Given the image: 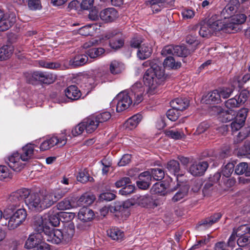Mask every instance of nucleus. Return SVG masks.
Listing matches in <instances>:
<instances>
[{
	"instance_id": "obj_1",
	"label": "nucleus",
	"mask_w": 250,
	"mask_h": 250,
	"mask_svg": "<svg viewBox=\"0 0 250 250\" xmlns=\"http://www.w3.org/2000/svg\"><path fill=\"white\" fill-rule=\"evenodd\" d=\"M42 197L41 194L32 193L27 188H21L13 192L9 197L10 205L6 210V212H11L15 207H20L21 204L25 202L28 208L31 210L40 211L42 210Z\"/></svg>"
},
{
	"instance_id": "obj_2",
	"label": "nucleus",
	"mask_w": 250,
	"mask_h": 250,
	"mask_svg": "<svg viewBox=\"0 0 250 250\" xmlns=\"http://www.w3.org/2000/svg\"><path fill=\"white\" fill-rule=\"evenodd\" d=\"M166 76L164 68L159 64H154L149 68L144 76L145 84L148 86L147 92L149 95L157 92V89L164 81Z\"/></svg>"
},
{
	"instance_id": "obj_3",
	"label": "nucleus",
	"mask_w": 250,
	"mask_h": 250,
	"mask_svg": "<svg viewBox=\"0 0 250 250\" xmlns=\"http://www.w3.org/2000/svg\"><path fill=\"white\" fill-rule=\"evenodd\" d=\"M187 99L176 98L170 102L171 109L167 112V117L171 121H175L179 118L180 111L185 110L188 107Z\"/></svg>"
},
{
	"instance_id": "obj_4",
	"label": "nucleus",
	"mask_w": 250,
	"mask_h": 250,
	"mask_svg": "<svg viewBox=\"0 0 250 250\" xmlns=\"http://www.w3.org/2000/svg\"><path fill=\"white\" fill-rule=\"evenodd\" d=\"M27 216L25 209L17 207L10 215L7 227L9 229H14L25 221Z\"/></svg>"
},
{
	"instance_id": "obj_5",
	"label": "nucleus",
	"mask_w": 250,
	"mask_h": 250,
	"mask_svg": "<svg viewBox=\"0 0 250 250\" xmlns=\"http://www.w3.org/2000/svg\"><path fill=\"white\" fill-rule=\"evenodd\" d=\"M216 20V16H212L208 20L209 27L212 29L214 33L223 31L224 33H231V28L229 26L228 21L224 20Z\"/></svg>"
},
{
	"instance_id": "obj_6",
	"label": "nucleus",
	"mask_w": 250,
	"mask_h": 250,
	"mask_svg": "<svg viewBox=\"0 0 250 250\" xmlns=\"http://www.w3.org/2000/svg\"><path fill=\"white\" fill-rule=\"evenodd\" d=\"M113 101L117 103L116 110L118 112L125 110L133 103L132 97L126 92L119 93Z\"/></svg>"
},
{
	"instance_id": "obj_7",
	"label": "nucleus",
	"mask_w": 250,
	"mask_h": 250,
	"mask_svg": "<svg viewBox=\"0 0 250 250\" xmlns=\"http://www.w3.org/2000/svg\"><path fill=\"white\" fill-rule=\"evenodd\" d=\"M105 38L109 40V45L114 49L117 50L122 47L124 44V37L122 33L117 30H113L108 33Z\"/></svg>"
},
{
	"instance_id": "obj_8",
	"label": "nucleus",
	"mask_w": 250,
	"mask_h": 250,
	"mask_svg": "<svg viewBox=\"0 0 250 250\" xmlns=\"http://www.w3.org/2000/svg\"><path fill=\"white\" fill-rule=\"evenodd\" d=\"M66 142L67 138L65 136L60 137L52 136L47 139L41 144L40 150L41 151H45L56 145H58L60 147L66 144Z\"/></svg>"
},
{
	"instance_id": "obj_9",
	"label": "nucleus",
	"mask_w": 250,
	"mask_h": 250,
	"mask_svg": "<svg viewBox=\"0 0 250 250\" xmlns=\"http://www.w3.org/2000/svg\"><path fill=\"white\" fill-rule=\"evenodd\" d=\"M133 200L135 204L146 208H154L160 205V203L154 199L151 195L146 194L144 195H136Z\"/></svg>"
},
{
	"instance_id": "obj_10",
	"label": "nucleus",
	"mask_w": 250,
	"mask_h": 250,
	"mask_svg": "<svg viewBox=\"0 0 250 250\" xmlns=\"http://www.w3.org/2000/svg\"><path fill=\"white\" fill-rule=\"evenodd\" d=\"M240 6L239 0H230L221 12V16L225 20L230 19L237 11Z\"/></svg>"
},
{
	"instance_id": "obj_11",
	"label": "nucleus",
	"mask_w": 250,
	"mask_h": 250,
	"mask_svg": "<svg viewBox=\"0 0 250 250\" xmlns=\"http://www.w3.org/2000/svg\"><path fill=\"white\" fill-rule=\"evenodd\" d=\"M42 237L44 240L53 244H59L63 241L62 230L50 227L46 230V233Z\"/></svg>"
},
{
	"instance_id": "obj_12",
	"label": "nucleus",
	"mask_w": 250,
	"mask_h": 250,
	"mask_svg": "<svg viewBox=\"0 0 250 250\" xmlns=\"http://www.w3.org/2000/svg\"><path fill=\"white\" fill-rule=\"evenodd\" d=\"M144 92L145 87L141 83L137 82L132 86L130 96L132 97L134 104H138L143 101Z\"/></svg>"
},
{
	"instance_id": "obj_13",
	"label": "nucleus",
	"mask_w": 250,
	"mask_h": 250,
	"mask_svg": "<svg viewBox=\"0 0 250 250\" xmlns=\"http://www.w3.org/2000/svg\"><path fill=\"white\" fill-rule=\"evenodd\" d=\"M21 160L20 153L15 152L9 156L5 159V162L13 170L20 171L24 167V164L21 162Z\"/></svg>"
},
{
	"instance_id": "obj_14",
	"label": "nucleus",
	"mask_w": 250,
	"mask_h": 250,
	"mask_svg": "<svg viewBox=\"0 0 250 250\" xmlns=\"http://www.w3.org/2000/svg\"><path fill=\"white\" fill-rule=\"evenodd\" d=\"M16 22V17L13 14H5L0 10V31L8 30Z\"/></svg>"
},
{
	"instance_id": "obj_15",
	"label": "nucleus",
	"mask_w": 250,
	"mask_h": 250,
	"mask_svg": "<svg viewBox=\"0 0 250 250\" xmlns=\"http://www.w3.org/2000/svg\"><path fill=\"white\" fill-rule=\"evenodd\" d=\"M33 226L34 230L41 234L43 233L44 235L46 233V230H48L50 226L46 223V218L43 216L38 215L34 218Z\"/></svg>"
},
{
	"instance_id": "obj_16",
	"label": "nucleus",
	"mask_w": 250,
	"mask_h": 250,
	"mask_svg": "<svg viewBox=\"0 0 250 250\" xmlns=\"http://www.w3.org/2000/svg\"><path fill=\"white\" fill-rule=\"evenodd\" d=\"M33 80L39 81L45 84H50L53 83L56 79V76L51 73L36 71L31 74Z\"/></svg>"
},
{
	"instance_id": "obj_17",
	"label": "nucleus",
	"mask_w": 250,
	"mask_h": 250,
	"mask_svg": "<svg viewBox=\"0 0 250 250\" xmlns=\"http://www.w3.org/2000/svg\"><path fill=\"white\" fill-rule=\"evenodd\" d=\"M212 109L218 113V118L222 122H229L236 116V112L234 110H224L218 106H213Z\"/></svg>"
},
{
	"instance_id": "obj_18",
	"label": "nucleus",
	"mask_w": 250,
	"mask_h": 250,
	"mask_svg": "<svg viewBox=\"0 0 250 250\" xmlns=\"http://www.w3.org/2000/svg\"><path fill=\"white\" fill-rule=\"evenodd\" d=\"M151 175L149 171H146L140 174L138 176V180L137 181L138 187L142 189H146L151 184Z\"/></svg>"
},
{
	"instance_id": "obj_19",
	"label": "nucleus",
	"mask_w": 250,
	"mask_h": 250,
	"mask_svg": "<svg viewBox=\"0 0 250 250\" xmlns=\"http://www.w3.org/2000/svg\"><path fill=\"white\" fill-rule=\"evenodd\" d=\"M247 16L244 14L234 15L231 18L228 20L229 26L231 28V33L237 31L239 24L243 23L246 20Z\"/></svg>"
},
{
	"instance_id": "obj_20",
	"label": "nucleus",
	"mask_w": 250,
	"mask_h": 250,
	"mask_svg": "<svg viewBox=\"0 0 250 250\" xmlns=\"http://www.w3.org/2000/svg\"><path fill=\"white\" fill-rule=\"evenodd\" d=\"M100 17L105 22H112L118 17V14L114 8H107L100 12Z\"/></svg>"
},
{
	"instance_id": "obj_21",
	"label": "nucleus",
	"mask_w": 250,
	"mask_h": 250,
	"mask_svg": "<svg viewBox=\"0 0 250 250\" xmlns=\"http://www.w3.org/2000/svg\"><path fill=\"white\" fill-rule=\"evenodd\" d=\"M44 217L46 218V223H48L49 226L50 225L53 227H57L60 224L59 212L57 209L53 208L50 210L44 215Z\"/></svg>"
},
{
	"instance_id": "obj_22",
	"label": "nucleus",
	"mask_w": 250,
	"mask_h": 250,
	"mask_svg": "<svg viewBox=\"0 0 250 250\" xmlns=\"http://www.w3.org/2000/svg\"><path fill=\"white\" fill-rule=\"evenodd\" d=\"M208 164L206 161L200 162L190 166V172L194 176L202 175L207 169Z\"/></svg>"
},
{
	"instance_id": "obj_23",
	"label": "nucleus",
	"mask_w": 250,
	"mask_h": 250,
	"mask_svg": "<svg viewBox=\"0 0 250 250\" xmlns=\"http://www.w3.org/2000/svg\"><path fill=\"white\" fill-rule=\"evenodd\" d=\"M63 241L68 242L72 238L75 233V226L72 222H68L64 226L62 230Z\"/></svg>"
},
{
	"instance_id": "obj_24",
	"label": "nucleus",
	"mask_w": 250,
	"mask_h": 250,
	"mask_svg": "<svg viewBox=\"0 0 250 250\" xmlns=\"http://www.w3.org/2000/svg\"><path fill=\"white\" fill-rule=\"evenodd\" d=\"M83 124L87 133L93 132L99 125V124L94 116H89L83 120Z\"/></svg>"
},
{
	"instance_id": "obj_25",
	"label": "nucleus",
	"mask_w": 250,
	"mask_h": 250,
	"mask_svg": "<svg viewBox=\"0 0 250 250\" xmlns=\"http://www.w3.org/2000/svg\"><path fill=\"white\" fill-rule=\"evenodd\" d=\"M78 216L80 220L83 222H87L93 219L94 213L92 209L83 207L80 209Z\"/></svg>"
},
{
	"instance_id": "obj_26",
	"label": "nucleus",
	"mask_w": 250,
	"mask_h": 250,
	"mask_svg": "<svg viewBox=\"0 0 250 250\" xmlns=\"http://www.w3.org/2000/svg\"><path fill=\"white\" fill-rule=\"evenodd\" d=\"M65 94L68 99L72 101L78 100L82 95L80 90L75 85L69 86L65 90Z\"/></svg>"
},
{
	"instance_id": "obj_27",
	"label": "nucleus",
	"mask_w": 250,
	"mask_h": 250,
	"mask_svg": "<svg viewBox=\"0 0 250 250\" xmlns=\"http://www.w3.org/2000/svg\"><path fill=\"white\" fill-rule=\"evenodd\" d=\"M152 52L151 47L147 43H144L139 47L137 57L140 60H145L149 58Z\"/></svg>"
},
{
	"instance_id": "obj_28",
	"label": "nucleus",
	"mask_w": 250,
	"mask_h": 250,
	"mask_svg": "<svg viewBox=\"0 0 250 250\" xmlns=\"http://www.w3.org/2000/svg\"><path fill=\"white\" fill-rule=\"evenodd\" d=\"M41 196L42 197L41 203L42 210L51 207L56 202L51 191L46 192L42 195L41 194Z\"/></svg>"
},
{
	"instance_id": "obj_29",
	"label": "nucleus",
	"mask_w": 250,
	"mask_h": 250,
	"mask_svg": "<svg viewBox=\"0 0 250 250\" xmlns=\"http://www.w3.org/2000/svg\"><path fill=\"white\" fill-rule=\"evenodd\" d=\"M222 217L221 213H216L199 223V227L208 228L217 222Z\"/></svg>"
},
{
	"instance_id": "obj_30",
	"label": "nucleus",
	"mask_w": 250,
	"mask_h": 250,
	"mask_svg": "<svg viewBox=\"0 0 250 250\" xmlns=\"http://www.w3.org/2000/svg\"><path fill=\"white\" fill-rule=\"evenodd\" d=\"M34 147L31 144H27L22 148L20 153L21 160L22 161H27L33 158Z\"/></svg>"
},
{
	"instance_id": "obj_31",
	"label": "nucleus",
	"mask_w": 250,
	"mask_h": 250,
	"mask_svg": "<svg viewBox=\"0 0 250 250\" xmlns=\"http://www.w3.org/2000/svg\"><path fill=\"white\" fill-rule=\"evenodd\" d=\"M96 197L90 193L83 194L78 200L77 204L79 206H87L91 205L95 201Z\"/></svg>"
},
{
	"instance_id": "obj_32",
	"label": "nucleus",
	"mask_w": 250,
	"mask_h": 250,
	"mask_svg": "<svg viewBox=\"0 0 250 250\" xmlns=\"http://www.w3.org/2000/svg\"><path fill=\"white\" fill-rule=\"evenodd\" d=\"M169 0H151L149 1L151 8L153 12H158L167 5L171 3Z\"/></svg>"
},
{
	"instance_id": "obj_33",
	"label": "nucleus",
	"mask_w": 250,
	"mask_h": 250,
	"mask_svg": "<svg viewBox=\"0 0 250 250\" xmlns=\"http://www.w3.org/2000/svg\"><path fill=\"white\" fill-rule=\"evenodd\" d=\"M220 101V96L217 89L204 95L202 99V102L206 104H210L211 102H218Z\"/></svg>"
},
{
	"instance_id": "obj_34",
	"label": "nucleus",
	"mask_w": 250,
	"mask_h": 250,
	"mask_svg": "<svg viewBox=\"0 0 250 250\" xmlns=\"http://www.w3.org/2000/svg\"><path fill=\"white\" fill-rule=\"evenodd\" d=\"M87 61V55H78L70 60L69 64L75 67L80 66L85 64Z\"/></svg>"
},
{
	"instance_id": "obj_35",
	"label": "nucleus",
	"mask_w": 250,
	"mask_h": 250,
	"mask_svg": "<svg viewBox=\"0 0 250 250\" xmlns=\"http://www.w3.org/2000/svg\"><path fill=\"white\" fill-rule=\"evenodd\" d=\"M165 134L167 137L174 140H179L186 138V135L183 131L172 128L166 130Z\"/></svg>"
},
{
	"instance_id": "obj_36",
	"label": "nucleus",
	"mask_w": 250,
	"mask_h": 250,
	"mask_svg": "<svg viewBox=\"0 0 250 250\" xmlns=\"http://www.w3.org/2000/svg\"><path fill=\"white\" fill-rule=\"evenodd\" d=\"M41 235L39 234L30 235L25 242V247L28 249H34V247L40 244Z\"/></svg>"
},
{
	"instance_id": "obj_37",
	"label": "nucleus",
	"mask_w": 250,
	"mask_h": 250,
	"mask_svg": "<svg viewBox=\"0 0 250 250\" xmlns=\"http://www.w3.org/2000/svg\"><path fill=\"white\" fill-rule=\"evenodd\" d=\"M124 70V64L116 60L111 62L109 65V70L113 75H116L121 73Z\"/></svg>"
},
{
	"instance_id": "obj_38",
	"label": "nucleus",
	"mask_w": 250,
	"mask_h": 250,
	"mask_svg": "<svg viewBox=\"0 0 250 250\" xmlns=\"http://www.w3.org/2000/svg\"><path fill=\"white\" fill-rule=\"evenodd\" d=\"M107 233L109 237L116 241H121L124 237V232L118 228H112L107 230Z\"/></svg>"
},
{
	"instance_id": "obj_39",
	"label": "nucleus",
	"mask_w": 250,
	"mask_h": 250,
	"mask_svg": "<svg viewBox=\"0 0 250 250\" xmlns=\"http://www.w3.org/2000/svg\"><path fill=\"white\" fill-rule=\"evenodd\" d=\"M142 120V116L140 114L135 115L129 118L125 122V126L129 129L135 128Z\"/></svg>"
},
{
	"instance_id": "obj_40",
	"label": "nucleus",
	"mask_w": 250,
	"mask_h": 250,
	"mask_svg": "<svg viewBox=\"0 0 250 250\" xmlns=\"http://www.w3.org/2000/svg\"><path fill=\"white\" fill-rule=\"evenodd\" d=\"M13 47L9 45H4L0 48V61L9 59L13 53Z\"/></svg>"
},
{
	"instance_id": "obj_41",
	"label": "nucleus",
	"mask_w": 250,
	"mask_h": 250,
	"mask_svg": "<svg viewBox=\"0 0 250 250\" xmlns=\"http://www.w3.org/2000/svg\"><path fill=\"white\" fill-rule=\"evenodd\" d=\"M235 173L237 175L244 174L246 176L250 175V171L249 170L248 165L247 163L242 162L238 164L235 169Z\"/></svg>"
},
{
	"instance_id": "obj_42",
	"label": "nucleus",
	"mask_w": 250,
	"mask_h": 250,
	"mask_svg": "<svg viewBox=\"0 0 250 250\" xmlns=\"http://www.w3.org/2000/svg\"><path fill=\"white\" fill-rule=\"evenodd\" d=\"M179 188V190L175 194L171 199V201L174 203L181 201L188 194V186H184L183 188Z\"/></svg>"
},
{
	"instance_id": "obj_43",
	"label": "nucleus",
	"mask_w": 250,
	"mask_h": 250,
	"mask_svg": "<svg viewBox=\"0 0 250 250\" xmlns=\"http://www.w3.org/2000/svg\"><path fill=\"white\" fill-rule=\"evenodd\" d=\"M167 168L171 173L176 175L180 172L179 164L176 160H171L167 165Z\"/></svg>"
},
{
	"instance_id": "obj_44",
	"label": "nucleus",
	"mask_w": 250,
	"mask_h": 250,
	"mask_svg": "<svg viewBox=\"0 0 250 250\" xmlns=\"http://www.w3.org/2000/svg\"><path fill=\"white\" fill-rule=\"evenodd\" d=\"M104 52L103 48H92L87 50L86 54L91 58H95L103 54Z\"/></svg>"
},
{
	"instance_id": "obj_45",
	"label": "nucleus",
	"mask_w": 250,
	"mask_h": 250,
	"mask_svg": "<svg viewBox=\"0 0 250 250\" xmlns=\"http://www.w3.org/2000/svg\"><path fill=\"white\" fill-rule=\"evenodd\" d=\"M69 188H60L56 189L54 191H51L54 196V199L56 201H58L59 200L63 197L66 193L68 192Z\"/></svg>"
},
{
	"instance_id": "obj_46",
	"label": "nucleus",
	"mask_w": 250,
	"mask_h": 250,
	"mask_svg": "<svg viewBox=\"0 0 250 250\" xmlns=\"http://www.w3.org/2000/svg\"><path fill=\"white\" fill-rule=\"evenodd\" d=\"M174 56L186 57L188 54V49L186 46H174Z\"/></svg>"
},
{
	"instance_id": "obj_47",
	"label": "nucleus",
	"mask_w": 250,
	"mask_h": 250,
	"mask_svg": "<svg viewBox=\"0 0 250 250\" xmlns=\"http://www.w3.org/2000/svg\"><path fill=\"white\" fill-rule=\"evenodd\" d=\"M150 171L151 177L157 181L161 180L165 176V173L163 170L161 168H156L151 169Z\"/></svg>"
},
{
	"instance_id": "obj_48",
	"label": "nucleus",
	"mask_w": 250,
	"mask_h": 250,
	"mask_svg": "<svg viewBox=\"0 0 250 250\" xmlns=\"http://www.w3.org/2000/svg\"><path fill=\"white\" fill-rule=\"evenodd\" d=\"M199 35L202 37L208 38L213 34L212 29L209 27L208 21L207 24L202 25L198 31Z\"/></svg>"
},
{
	"instance_id": "obj_49",
	"label": "nucleus",
	"mask_w": 250,
	"mask_h": 250,
	"mask_svg": "<svg viewBox=\"0 0 250 250\" xmlns=\"http://www.w3.org/2000/svg\"><path fill=\"white\" fill-rule=\"evenodd\" d=\"M250 133V128L249 127L242 129L238 134L236 138L234 140L235 144L239 143L245 139L249 136Z\"/></svg>"
},
{
	"instance_id": "obj_50",
	"label": "nucleus",
	"mask_w": 250,
	"mask_h": 250,
	"mask_svg": "<svg viewBox=\"0 0 250 250\" xmlns=\"http://www.w3.org/2000/svg\"><path fill=\"white\" fill-rule=\"evenodd\" d=\"M164 66L165 67H168L169 68H177L180 67V64L178 62L175 63V61L174 58L169 56L167 57L164 62Z\"/></svg>"
},
{
	"instance_id": "obj_51",
	"label": "nucleus",
	"mask_w": 250,
	"mask_h": 250,
	"mask_svg": "<svg viewBox=\"0 0 250 250\" xmlns=\"http://www.w3.org/2000/svg\"><path fill=\"white\" fill-rule=\"evenodd\" d=\"M166 188L165 185L161 183H156L153 185L151 188V191L154 194H160L165 195Z\"/></svg>"
},
{
	"instance_id": "obj_52",
	"label": "nucleus",
	"mask_w": 250,
	"mask_h": 250,
	"mask_svg": "<svg viewBox=\"0 0 250 250\" xmlns=\"http://www.w3.org/2000/svg\"><path fill=\"white\" fill-rule=\"evenodd\" d=\"M237 96L231 98L225 102V106L230 110H233V108H237L241 105L239 101L237 100Z\"/></svg>"
},
{
	"instance_id": "obj_53",
	"label": "nucleus",
	"mask_w": 250,
	"mask_h": 250,
	"mask_svg": "<svg viewBox=\"0 0 250 250\" xmlns=\"http://www.w3.org/2000/svg\"><path fill=\"white\" fill-rule=\"evenodd\" d=\"M57 210H65L70 209L72 207L70 199L68 198L64 199L62 201L57 204Z\"/></svg>"
},
{
	"instance_id": "obj_54",
	"label": "nucleus",
	"mask_w": 250,
	"mask_h": 250,
	"mask_svg": "<svg viewBox=\"0 0 250 250\" xmlns=\"http://www.w3.org/2000/svg\"><path fill=\"white\" fill-rule=\"evenodd\" d=\"M93 116H95V118L99 125L101 123L106 122L111 118L110 112L106 111Z\"/></svg>"
},
{
	"instance_id": "obj_55",
	"label": "nucleus",
	"mask_w": 250,
	"mask_h": 250,
	"mask_svg": "<svg viewBox=\"0 0 250 250\" xmlns=\"http://www.w3.org/2000/svg\"><path fill=\"white\" fill-rule=\"evenodd\" d=\"M39 64L41 67L49 69H57L61 66V65L59 63L48 62L43 60L39 61Z\"/></svg>"
},
{
	"instance_id": "obj_56",
	"label": "nucleus",
	"mask_w": 250,
	"mask_h": 250,
	"mask_svg": "<svg viewBox=\"0 0 250 250\" xmlns=\"http://www.w3.org/2000/svg\"><path fill=\"white\" fill-rule=\"evenodd\" d=\"M217 90L219 93L220 99L221 98H223L224 99L229 98L233 91V88L227 87H223Z\"/></svg>"
},
{
	"instance_id": "obj_57",
	"label": "nucleus",
	"mask_w": 250,
	"mask_h": 250,
	"mask_svg": "<svg viewBox=\"0 0 250 250\" xmlns=\"http://www.w3.org/2000/svg\"><path fill=\"white\" fill-rule=\"evenodd\" d=\"M234 166L233 163H228L222 169L223 175L226 177H230L234 170Z\"/></svg>"
},
{
	"instance_id": "obj_58",
	"label": "nucleus",
	"mask_w": 250,
	"mask_h": 250,
	"mask_svg": "<svg viewBox=\"0 0 250 250\" xmlns=\"http://www.w3.org/2000/svg\"><path fill=\"white\" fill-rule=\"evenodd\" d=\"M177 181V187L179 188H184V186H188L186 184L187 182V176L185 175V173L179 172L176 175Z\"/></svg>"
},
{
	"instance_id": "obj_59",
	"label": "nucleus",
	"mask_w": 250,
	"mask_h": 250,
	"mask_svg": "<svg viewBox=\"0 0 250 250\" xmlns=\"http://www.w3.org/2000/svg\"><path fill=\"white\" fill-rule=\"evenodd\" d=\"M7 178H11V173L8 168L5 166H0V180Z\"/></svg>"
},
{
	"instance_id": "obj_60",
	"label": "nucleus",
	"mask_w": 250,
	"mask_h": 250,
	"mask_svg": "<svg viewBox=\"0 0 250 250\" xmlns=\"http://www.w3.org/2000/svg\"><path fill=\"white\" fill-rule=\"evenodd\" d=\"M84 130L85 127L82 122L72 128L71 133L73 136L76 137L81 135Z\"/></svg>"
},
{
	"instance_id": "obj_61",
	"label": "nucleus",
	"mask_w": 250,
	"mask_h": 250,
	"mask_svg": "<svg viewBox=\"0 0 250 250\" xmlns=\"http://www.w3.org/2000/svg\"><path fill=\"white\" fill-rule=\"evenodd\" d=\"M249 96V92L246 90H242L238 95H236L237 100H238L241 104H242L245 103V102L247 100Z\"/></svg>"
},
{
	"instance_id": "obj_62",
	"label": "nucleus",
	"mask_w": 250,
	"mask_h": 250,
	"mask_svg": "<svg viewBox=\"0 0 250 250\" xmlns=\"http://www.w3.org/2000/svg\"><path fill=\"white\" fill-rule=\"evenodd\" d=\"M239 237L237 242L239 247H244L250 243V237L243 235Z\"/></svg>"
},
{
	"instance_id": "obj_63",
	"label": "nucleus",
	"mask_w": 250,
	"mask_h": 250,
	"mask_svg": "<svg viewBox=\"0 0 250 250\" xmlns=\"http://www.w3.org/2000/svg\"><path fill=\"white\" fill-rule=\"evenodd\" d=\"M237 235H243L245 233H250V224H246L240 226L237 228Z\"/></svg>"
},
{
	"instance_id": "obj_64",
	"label": "nucleus",
	"mask_w": 250,
	"mask_h": 250,
	"mask_svg": "<svg viewBox=\"0 0 250 250\" xmlns=\"http://www.w3.org/2000/svg\"><path fill=\"white\" fill-rule=\"evenodd\" d=\"M90 178L87 172L85 171L80 172L77 176V180L83 183L89 181Z\"/></svg>"
}]
</instances>
